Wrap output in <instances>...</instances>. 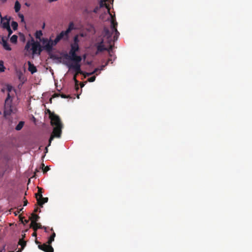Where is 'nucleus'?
Returning a JSON list of instances; mask_svg holds the SVG:
<instances>
[{
    "label": "nucleus",
    "mask_w": 252,
    "mask_h": 252,
    "mask_svg": "<svg viewBox=\"0 0 252 252\" xmlns=\"http://www.w3.org/2000/svg\"><path fill=\"white\" fill-rule=\"evenodd\" d=\"M24 204H23V206H26L27 204H28V200L26 199V197H25L24 198Z\"/></svg>",
    "instance_id": "72a5a7b5"
},
{
    "label": "nucleus",
    "mask_w": 252,
    "mask_h": 252,
    "mask_svg": "<svg viewBox=\"0 0 252 252\" xmlns=\"http://www.w3.org/2000/svg\"><path fill=\"white\" fill-rule=\"evenodd\" d=\"M19 211H18L17 210L14 212V214L15 216H17L18 214H19Z\"/></svg>",
    "instance_id": "603ef678"
},
{
    "label": "nucleus",
    "mask_w": 252,
    "mask_h": 252,
    "mask_svg": "<svg viewBox=\"0 0 252 252\" xmlns=\"http://www.w3.org/2000/svg\"><path fill=\"white\" fill-rule=\"evenodd\" d=\"M23 208H20V209H18L17 211H19V213H20L21 211H22L23 210Z\"/></svg>",
    "instance_id": "5fc2aeb1"
},
{
    "label": "nucleus",
    "mask_w": 252,
    "mask_h": 252,
    "mask_svg": "<svg viewBox=\"0 0 252 252\" xmlns=\"http://www.w3.org/2000/svg\"><path fill=\"white\" fill-rule=\"evenodd\" d=\"M108 54H109V57H110V58H113L115 56L114 55H113V52H110H110H108Z\"/></svg>",
    "instance_id": "58836bf2"
},
{
    "label": "nucleus",
    "mask_w": 252,
    "mask_h": 252,
    "mask_svg": "<svg viewBox=\"0 0 252 252\" xmlns=\"http://www.w3.org/2000/svg\"><path fill=\"white\" fill-rule=\"evenodd\" d=\"M107 0H101L99 1V8H102L103 7H105L107 9L108 12H109L110 5H109V4L106 3V1H107Z\"/></svg>",
    "instance_id": "4468645a"
},
{
    "label": "nucleus",
    "mask_w": 252,
    "mask_h": 252,
    "mask_svg": "<svg viewBox=\"0 0 252 252\" xmlns=\"http://www.w3.org/2000/svg\"><path fill=\"white\" fill-rule=\"evenodd\" d=\"M37 189H43L42 188H40V187H37Z\"/></svg>",
    "instance_id": "680f3d73"
},
{
    "label": "nucleus",
    "mask_w": 252,
    "mask_h": 252,
    "mask_svg": "<svg viewBox=\"0 0 252 252\" xmlns=\"http://www.w3.org/2000/svg\"><path fill=\"white\" fill-rule=\"evenodd\" d=\"M51 237H53V238H55L56 236V234L55 232H53V234L50 236Z\"/></svg>",
    "instance_id": "09e8293b"
},
{
    "label": "nucleus",
    "mask_w": 252,
    "mask_h": 252,
    "mask_svg": "<svg viewBox=\"0 0 252 252\" xmlns=\"http://www.w3.org/2000/svg\"><path fill=\"white\" fill-rule=\"evenodd\" d=\"M42 228L44 229V230L45 232H47V227H46L43 226H42Z\"/></svg>",
    "instance_id": "4d7b16f0"
},
{
    "label": "nucleus",
    "mask_w": 252,
    "mask_h": 252,
    "mask_svg": "<svg viewBox=\"0 0 252 252\" xmlns=\"http://www.w3.org/2000/svg\"><path fill=\"white\" fill-rule=\"evenodd\" d=\"M11 26L14 30H16L17 29L18 25L16 22L12 21L11 23Z\"/></svg>",
    "instance_id": "a878e982"
},
{
    "label": "nucleus",
    "mask_w": 252,
    "mask_h": 252,
    "mask_svg": "<svg viewBox=\"0 0 252 252\" xmlns=\"http://www.w3.org/2000/svg\"><path fill=\"white\" fill-rule=\"evenodd\" d=\"M44 26H45V24H44L43 27H42V28L43 29L44 28Z\"/></svg>",
    "instance_id": "69168bd1"
},
{
    "label": "nucleus",
    "mask_w": 252,
    "mask_h": 252,
    "mask_svg": "<svg viewBox=\"0 0 252 252\" xmlns=\"http://www.w3.org/2000/svg\"><path fill=\"white\" fill-rule=\"evenodd\" d=\"M0 17L1 18L0 25H1V27L4 29L9 28L10 27L9 22L10 18L8 19L6 16L2 18L1 17V13H0Z\"/></svg>",
    "instance_id": "1a4fd4ad"
},
{
    "label": "nucleus",
    "mask_w": 252,
    "mask_h": 252,
    "mask_svg": "<svg viewBox=\"0 0 252 252\" xmlns=\"http://www.w3.org/2000/svg\"><path fill=\"white\" fill-rule=\"evenodd\" d=\"M53 242L52 240H51L50 239H48V240L47 242V244L51 245V244Z\"/></svg>",
    "instance_id": "79ce46f5"
},
{
    "label": "nucleus",
    "mask_w": 252,
    "mask_h": 252,
    "mask_svg": "<svg viewBox=\"0 0 252 252\" xmlns=\"http://www.w3.org/2000/svg\"><path fill=\"white\" fill-rule=\"evenodd\" d=\"M42 190H38V192L35 193V197L37 200V204L40 207H42L43 205L47 202L48 198L42 196Z\"/></svg>",
    "instance_id": "423d86ee"
},
{
    "label": "nucleus",
    "mask_w": 252,
    "mask_h": 252,
    "mask_svg": "<svg viewBox=\"0 0 252 252\" xmlns=\"http://www.w3.org/2000/svg\"><path fill=\"white\" fill-rule=\"evenodd\" d=\"M5 67L3 65V62L2 61H0V72L4 71Z\"/></svg>",
    "instance_id": "cd10ccee"
},
{
    "label": "nucleus",
    "mask_w": 252,
    "mask_h": 252,
    "mask_svg": "<svg viewBox=\"0 0 252 252\" xmlns=\"http://www.w3.org/2000/svg\"><path fill=\"white\" fill-rule=\"evenodd\" d=\"M23 250H22V248L18 250L16 252H21Z\"/></svg>",
    "instance_id": "052dcab7"
},
{
    "label": "nucleus",
    "mask_w": 252,
    "mask_h": 252,
    "mask_svg": "<svg viewBox=\"0 0 252 252\" xmlns=\"http://www.w3.org/2000/svg\"><path fill=\"white\" fill-rule=\"evenodd\" d=\"M95 78L96 77L95 76H93L88 79V81H89L90 82H94L95 80Z\"/></svg>",
    "instance_id": "2f4dec72"
},
{
    "label": "nucleus",
    "mask_w": 252,
    "mask_h": 252,
    "mask_svg": "<svg viewBox=\"0 0 252 252\" xmlns=\"http://www.w3.org/2000/svg\"><path fill=\"white\" fill-rule=\"evenodd\" d=\"M30 181H31V179H29V182H28V185H29V183H30Z\"/></svg>",
    "instance_id": "e2e57ef3"
},
{
    "label": "nucleus",
    "mask_w": 252,
    "mask_h": 252,
    "mask_svg": "<svg viewBox=\"0 0 252 252\" xmlns=\"http://www.w3.org/2000/svg\"><path fill=\"white\" fill-rule=\"evenodd\" d=\"M38 248L45 252H54V249L51 245L44 243L42 245H38Z\"/></svg>",
    "instance_id": "6e6552de"
},
{
    "label": "nucleus",
    "mask_w": 252,
    "mask_h": 252,
    "mask_svg": "<svg viewBox=\"0 0 252 252\" xmlns=\"http://www.w3.org/2000/svg\"><path fill=\"white\" fill-rule=\"evenodd\" d=\"M49 239H50L51 240H52L53 241H54V238H53V237H51V236H50V237L49 238Z\"/></svg>",
    "instance_id": "6e6d98bb"
},
{
    "label": "nucleus",
    "mask_w": 252,
    "mask_h": 252,
    "mask_svg": "<svg viewBox=\"0 0 252 252\" xmlns=\"http://www.w3.org/2000/svg\"><path fill=\"white\" fill-rule=\"evenodd\" d=\"M48 147H49L48 145L47 147H45V153L48 152Z\"/></svg>",
    "instance_id": "3c124183"
},
{
    "label": "nucleus",
    "mask_w": 252,
    "mask_h": 252,
    "mask_svg": "<svg viewBox=\"0 0 252 252\" xmlns=\"http://www.w3.org/2000/svg\"><path fill=\"white\" fill-rule=\"evenodd\" d=\"M108 65V62H106V63L104 65H102L101 66L100 69L99 70H103V68Z\"/></svg>",
    "instance_id": "ea45409f"
},
{
    "label": "nucleus",
    "mask_w": 252,
    "mask_h": 252,
    "mask_svg": "<svg viewBox=\"0 0 252 252\" xmlns=\"http://www.w3.org/2000/svg\"><path fill=\"white\" fill-rule=\"evenodd\" d=\"M39 219V217L35 213H32L30 218V219L32 220V222L33 221V222H37Z\"/></svg>",
    "instance_id": "f3484780"
},
{
    "label": "nucleus",
    "mask_w": 252,
    "mask_h": 252,
    "mask_svg": "<svg viewBox=\"0 0 252 252\" xmlns=\"http://www.w3.org/2000/svg\"><path fill=\"white\" fill-rule=\"evenodd\" d=\"M71 49L69 52V54H65L64 58L67 59H69L73 63H67L66 65L69 69H76L78 70L79 68V63L82 61L81 56L76 54V52L79 50V45L72 43L70 45Z\"/></svg>",
    "instance_id": "f03ea898"
},
{
    "label": "nucleus",
    "mask_w": 252,
    "mask_h": 252,
    "mask_svg": "<svg viewBox=\"0 0 252 252\" xmlns=\"http://www.w3.org/2000/svg\"><path fill=\"white\" fill-rule=\"evenodd\" d=\"M6 90L7 92V94H10L11 91L14 90L13 87L9 84L6 85Z\"/></svg>",
    "instance_id": "4be33fe9"
},
{
    "label": "nucleus",
    "mask_w": 252,
    "mask_h": 252,
    "mask_svg": "<svg viewBox=\"0 0 252 252\" xmlns=\"http://www.w3.org/2000/svg\"><path fill=\"white\" fill-rule=\"evenodd\" d=\"M24 224L28 223V222H29V220H24Z\"/></svg>",
    "instance_id": "8fccbe9b"
},
{
    "label": "nucleus",
    "mask_w": 252,
    "mask_h": 252,
    "mask_svg": "<svg viewBox=\"0 0 252 252\" xmlns=\"http://www.w3.org/2000/svg\"><path fill=\"white\" fill-rule=\"evenodd\" d=\"M21 8V4L18 1H16L14 5V9L16 12L19 11Z\"/></svg>",
    "instance_id": "aec40b11"
},
{
    "label": "nucleus",
    "mask_w": 252,
    "mask_h": 252,
    "mask_svg": "<svg viewBox=\"0 0 252 252\" xmlns=\"http://www.w3.org/2000/svg\"><path fill=\"white\" fill-rule=\"evenodd\" d=\"M13 96L10 94H7V97L5 100L3 116L6 118L7 116H10L13 111V106L12 105Z\"/></svg>",
    "instance_id": "20e7f679"
},
{
    "label": "nucleus",
    "mask_w": 252,
    "mask_h": 252,
    "mask_svg": "<svg viewBox=\"0 0 252 252\" xmlns=\"http://www.w3.org/2000/svg\"><path fill=\"white\" fill-rule=\"evenodd\" d=\"M42 35V32L40 30V31H37L35 32V37L37 39H40Z\"/></svg>",
    "instance_id": "393cba45"
},
{
    "label": "nucleus",
    "mask_w": 252,
    "mask_h": 252,
    "mask_svg": "<svg viewBox=\"0 0 252 252\" xmlns=\"http://www.w3.org/2000/svg\"><path fill=\"white\" fill-rule=\"evenodd\" d=\"M32 41L33 43H32V54H37V51H38V54H40L42 50L39 43L35 42L33 40Z\"/></svg>",
    "instance_id": "0eeeda50"
},
{
    "label": "nucleus",
    "mask_w": 252,
    "mask_h": 252,
    "mask_svg": "<svg viewBox=\"0 0 252 252\" xmlns=\"http://www.w3.org/2000/svg\"><path fill=\"white\" fill-rule=\"evenodd\" d=\"M18 36L16 35H13L10 38V42L12 43H16L17 42Z\"/></svg>",
    "instance_id": "5701e85b"
},
{
    "label": "nucleus",
    "mask_w": 252,
    "mask_h": 252,
    "mask_svg": "<svg viewBox=\"0 0 252 252\" xmlns=\"http://www.w3.org/2000/svg\"><path fill=\"white\" fill-rule=\"evenodd\" d=\"M35 242H36V244H39V242H38L37 241H36Z\"/></svg>",
    "instance_id": "0e129e2a"
},
{
    "label": "nucleus",
    "mask_w": 252,
    "mask_h": 252,
    "mask_svg": "<svg viewBox=\"0 0 252 252\" xmlns=\"http://www.w3.org/2000/svg\"><path fill=\"white\" fill-rule=\"evenodd\" d=\"M19 218L20 220L21 221V222L23 223H24V218L22 217L21 215H19Z\"/></svg>",
    "instance_id": "e433bc0d"
},
{
    "label": "nucleus",
    "mask_w": 252,
    "mask_h": 252,
    "mask_svg": "<svg viewBox=\"0 0 252 252\" xmlns=\"http://www.w3.org/2000/svg\"><path fill=\"white\" fill-rule=\"evenodd\" d=\"M43 48L47 52H51V46L49 42L46 41V43H43Z\"/></svg>",
    "instance_id": "a211bd4d"
},
{
    "label": "nucleus",
    "mask_w": 252,
    "mask_h": 252,
    "mask_svg": "<svg viewBox=\"0 0 252 252\" xmlns=\"http://www.w3.org/2000/svg\"><path fill=\"white\" fill-rule=\"evenodd\" d=\"M18 244L21 245L22 250H23L26 246V242L23 240V239H20L19 241Z\"/></svg>",
    "instance_id": "412c9836"
},
{
    "label": "nucleus",
    "mask_w": 252,
    "mask_h": 252,
    "mask_svg": "<svg viewBox=\"0 0 252 252\" xmlns=\"http://www.w3.org/2000/svg\"><path fill=\"white\" fill-rule=\"evenodd\" d=\"M19 17L21 18V22H24V15L23 14H19Z\"/></svg>",
    "instance_id": "c9c22d12"
},
{
    "label": "nucleus",
    "mask_w": 252,
    "mask_h": 252,
    "mask_svg": "<svg viewBox=\"0 0 252 252\" xmlns=\"http://www.w3.org/2000/svg\"><path fill=\"white\" fill-rule=\"evenodd\" d=\"M84 86V84L83 83H82L80 84V87L81 88H83Z\"/></svg>",
    "instance_id": "bf43d9fd"
},
{
    "label": "nucleus",
    "mask_w": 252,
    "mask_h": 252,
    "mask_svg": "<svg viewBox=\"0 0 252 252\" xmlns=\"http://www.w3.org/2000/svg\"><path fill=\"white\" fill-rule=\"evenodd\" d=\"M74 25L73 23H70L68 27L65 31H63L61 32L58 34L56 38L54 39V42L55 44H57L61 40H67L69 38V33L73 29Z\"/></svg>",
    "instance_id": "39448f33"
},
{
    "label": "nucleus",
    "mask_w": 252,
    "mask_h": 252,
    "mask_svg": "<svg viewBox=\"0 0 252 252\" xmlns=\"http://www.w3.org/2000/svg\"><path fill=\"white\" fill-rule=\"evenodd\" d=\"M32 43H31L30 41L27 42L25 46V49L28 51L30 49Z\"/></svg>",
    "instance_id": "c85d7f7f"
},
{
    "label": "nucleus",
    "mask_w": 252,
    "mask_h": 252,
    "mask_svg": "<svg viewBox=\"0 0 252 252\" xmlns=\"http://www.w3.org/2000/svg\"><path fill=\"white\" fill-rule=\"evenodd\" d=\"M6 91V87H3V88H2L1 89V92H2V93H4Z\"/></svg>",
    "instance_id": "37998d69"
},
{
    "label": "nucleus",
    "mask_w": 252,
    "mask_h": 252,
    "mask_svg": "<svg viewBox=\"0 0 252 252\" xmlns=\"http://www.w3.org/2000/svg\"><path fill=\"white\" fill-rule=\"evenodd\" d=\"M116 56H114L113 58H109L108 61H107V62H108V64L109 63V62H111V63H113V61H115V60L116 59Z\"/></svg>",
    "instance_id": "7c9ffc66"
},
{
    "label": "nucleus",
    "mask_w": 252,
    "mask_h": 252,
    "mask_svg": "<svg viewBox=\"0 0 252 252\" xmlns=\"http://www.w3.org/2000/svg\"><path fill=\"white\" fill-rule=\"evenodd\" d=\"M27 63L29 66L28 70L31 72L32 74H33L37 72V70L36 67L33 64H32L30 61H28Z\"/></svg>",
    "instance_id": "f8f14e48"
},
{
    "label": "nucleus",
    "mask_w": 252,
    "mask_h": 252,
    "mask_svg": "<svg viewBox=\"0 0 252 252\" xmlns=\"http://www.w3.org/2000/svg\"><path fill=\"white\" fill-rule=\"evenodd\" d=\"M5 251V246H3L2 249L0 251H2V252H4Z\"/></svg>",
    "instance_id": "13d9d810"
},
{
    "label": "nucleus",
    "mask_w": 252,
    "mask_h": 252,
    "mask_svg": "<svg viewBox=\"0 0 252 252\" xmlns=\"http://www.w3.org/2000/svg\"><path fill=\"white\" fill-rule=\"evenodd\" d=\"M42 168V170H43V172L44 173H46L48 171H49L50 170V167L48 166H46V167H45L44 166V163H42L40 165V167L39 168V169H36V171L35 172H34V176H35V174H36V172H39V170Z\"/></svg>",
    "instance_id": "2eb2a0df"
},
{
    "label": "nucleus",
    "mask_w": 252,
    "mask_h": 252,
    "mask_svg": "<svg viewBox=\"0 0 252 252\" xmlns=\"http://www.w3.org/2000/svg\"><path fill=\"white\" fill-rule=\"evenodd\" d=\"M113 42H111L110 44H108L109 45V47H106V49L105 51H107L108 52H113V48L114 46V44Z\"/></svg>",
    "instance_id": "b1692460"
},
{
    "label": "nucleus",
    "mask_w": 252,
    "mask_h": 252,
    "mask_svg": "<svg viewBox=\"0 0 252 252\" xmlns=\"http://www.w3.org/2000/svg\"><path fill=\"white\" fill-rule=\"evenodd\" d=\"M4 173V172H2V173H0V178H1V177L3 176Z\"/></svg>",
    "instance_id": "864d4df0"
},
{
    "label": "nucleus",
    "mask_w": 252,
    "mask_h": 252,
    "mask_svg": "<svg viewBox=\"0 0 252 252\" xmlns=\"http://www.w3.org/2000/svg\"><path fill=\"white\" fill-rule=\"evenodd\" d=\"M59 95H61V94H55L53 95V97H58Z\"/></svg>",
    "instance_id": "de8ad7c7"
},
{
    "label": "nucleus",
    "mask_w": 252,
    "mask_h": 252,
    "mask_svg": "<svg viewBox=\"0 0 252 252\" xmlns=\"http://www.w3.org/2000/svg\"><path fill=\"white\" fill-rule=\"evenodd\" d=\"M47 111H48V112L49 113V118H50V115H51V114H55L54 113L51 112L50 111V110H49V109H48V110H47Z\"/></svg>",
    "instance_id": "c03bdc74"
},
{
    "label": "nucleus",
    "mask_w": 252,
    "mask_h": 252,
    "mask_svg": "<svg viewBox=\"0 0 252 252\" xmlns=\"http://www.w3.org/2000/svg\"><path fill=\"white\" fill-rule=\"evenodd\" d=\"M24 124L25 122L24 121H20L15 127V129L17 131L20 130L23 128Z\"/></svg>",
    "instance_id": "6ab92c4d"
},
{
    "label": "nucleus",
    "mask_w": 252,
    "mask_h": 252,
    "mask_svg": "<svg viewBox=\"0 0 252 252\" xmlns=\"http://www.w3.org/2000/svg\"><path fill=\"white\" fill-rule=\"evenodd\" d=\"M5 29H6L7 31H8V36L9 37L13 32L11 30L10 27H9V28H7Z\"/></svg>",
    "instance_id": "c756f323"
},
{
    "label": "nucleus",
    "mask_w": 252,
    "mask_h": 252,
    "mask_svg": "<svg viewBox=\"0 0 252 252\" xmlns=\"http://www.w3.org/2000/svg\"><path fill=\"white\" fill-rule=\"evenodd\" d=\"M46 41L49 42V43L51 46V51H52L53 50V47L54 46H55L57 44L55 43L54 40H53L52 39L49 40L47 38H43L42 43H46Z\"/></svg>",
    "instance_id": "dca6fc26"
},
{
    "label": "nucleus",
    "mask_w": 252,
    "mask_h": 252,
    "mask_svg": "<svg viewBox=\"0 0 252 252\" xmlns=\"http://www.w3.org/2000/svg\"><path fill=\"white\" fill-rule=\"evenodd\" d=\"M61 96L62 97V98H70V96L69 95H66V94H61Z\"/></svg>",
    "instance_id": "473e14b6"
},
{
    "label": "nucleus",
    "mask_w": 252,
    "mask_h": 252,
    "mask_svg": "<svg viewBox=\"0 0 252 252\" xmlns=\"http://www.w3.org/2000/svg\"><path fill=\"white\" fill-rule=\"evenodd\" d=\"M117 25L118 23L116 22V18L112 17L110 29L104 27L102 32L103 37L101 41L95 44V46L97 49L95 54L97 55L99 52L105 51L106 49V44H110L111 42H114L118 39L120 33L117 29Z\"/></svg>",
    "instance_id": "f257e3e1"
},
{
    "label": "nucleus",
    "mask_w": 252,
    "mask_h": 252,
    "mask_svg": "<svg viewBox=\"0 0 252 252\" xmlns=\"http://www.w3.org/2000/svg\"><path fill=\"white\" fill-rule=\"evenodd\" d=\"M2 114L1 111H0V115Z\"/></svg>",
    "instance_id": "774afa93"
},
{
    "label": "nucleus",
    "mask_w": 252,
    "mask_h": 252,
    "mask_svg": "<svg viewBox=\"0 0 252 252\" xmlns=\"http://www.w3.org/2000/svg\"><path fill=\"white\" fill-rule=\"evenodd\" d=\"M37 212H41V210L40 208H38V207H36L35 208H34V213H35Z\"/></svg>",
    "instance_id": "f704fd0d"
},
{
    "label": "nucleus",
    "mask_w": 252,
    "mask_h": 252,
    "mask_svg": "<svg viewBox=\"0 0 252 252\" xmlns=\"http://www.w3.org/2000/svg\"><path fill=\"white\" fill-rule=\"evenodd\" d=\"M51 231H53V229L52 228L51 229Z\"/></svg>",
    "instance_id": "338daca9"
},
{
    "label": "nucleus",
    "mask_w": 252,
    "mask_h": 252,
    "mask_svg": "<svg viewBox=\"0 0 252 252\" xmlns=\"http://www.w3.org/2000/svg\"><path fill=\"white\" fill-rule=\"evenodd\" d=\"M51 125L54 126L52 134L49 139L48 146L51 145L52 141L55 137L60 138L62 132L63 125L60 117L56 114L50 115Z\"/></svg>",
    "instance_id": "7ed1b4c3"
},
{
    "label": "nucleus",
    "mask_w": 252,
    "mask_h": 252,
    "mask_svg": "<svg viewBox=\"0 0 252 252\" xmlns=\"http://www.w3.org/2000/svg\"><path fill=\"white\" fill-rule=\"evenodd\" d=\"M99 8V6L95 7L93 10L94 12L97 13Z\"/></svg>",
    "instance_id": "4c0bfd02"
},
{
    "label": "nucleus",
    "mask_w": 252,
    "mask_h": 252,
    "mask_svg": "<svg viewBox=\"0 0 252 252\" xmlns=\"http://www.w3.org/2000/svg\"><path fill=\"white\" fill-rule=\"evenodd\" d=\"M1 44L3 47V48L7 50V51H10L11 50V48L10 47L9 44L7 43V41L5 40V39L2 37L1 39Z\"/></svg>",
    "instance_id": "ddd939ff"
},
{
    "label": "nucleus",
    "mask_w": 252,
    "mask_h": 252,
    "mask_svg": "<svg viewBox=\"0 0 252 252\" xmlns=\"http://www.w3.org/2000/svg\"><path fill=\"white\" fill-rule=\"evenodd\" d=\"M32 236H34V237H36V236H37V234H36V231H34V232L32 233Z\"/></svg>",
    "instance_id": "49530a36"
},
{
    "label": "nucleus",
    "mask_w": 252,
    "mask_h": 252,
    "mask_svg": "<svg viewBox=\"0 0 252 252\" xmlns=\"http://www.w3.org/2000/svg\"><path fill=\"white\" fill-rule=\"evenodd\" d=\"M30 227L32 228L34 231H36L38 229H42V226L40 223L32 221L30 224Z\"/></svg>",
    "instance_id": "9b49d317"
},
{
    "label": "nucleus",
    "mask_w": 252,
    "mask_h": 252,
    "mask_svg": "<svg viewBox=\"0 0 252 252\" xmlns=\"http://www.w3.org/2000/svg\"><path fill=\"white\" fill-rule=\"evenodd\" d=\"M99 70V69L98 68H96L94 69V70L92 72V73H93V74L96 73L98 70Z\"/></svg>",
    "instance_id": "a19ab883"
},
{
    "label": "nucleus",
    "mask_w": 252,
    "mask_h": 252,
    "mask_svg": "<svg viewBox=\"0 0 252 252\" xmlns=\"http://www.w3.org/2000/svg\"><path fill=\"white\" fill-rule=\"evenodd\" d=\"M92 75H93V73L92 72H90V73H87L86 75L87 76H91Z\"/></svg>",
    "instance_id": "a18cd8bd"
},
{
    "label": "nucleus",
    "mask_w": 252,
    "mask_h": 252,
    "mask_svg": "<svg viewBox=\"0 0 252 252\" xmlns=\"http://www.w3.org/2000/svg\"><path fill=\"white\" fill-rule=\"evenodd\" d=\"M79 38H78V35H76L74 37L73 44H75L76 45H79Z\"/></svg>",
    "instance_id": "bb28decb"
},
{
    "label": "nucleus",
    "mask_w": 252,
    "mask_h": 252,
    "mask_svg": "<svg viewBox=\"0 0 252 252\" xmlns=\"http://www.w3.org/2000/svg\"><path fill=\"white\" fill-rule=\"evenodd\" d=\"M79 68L78 70H76V69H73L75 72V74L73 76V80L75 82V89L76 90H78L79 89L78 87V81L76 79L77 75L78 74H82L83 72L81 70V64L80 63H79Z\"/></svg>",
    "instance_id": "9d476101"
}]
</instances>
